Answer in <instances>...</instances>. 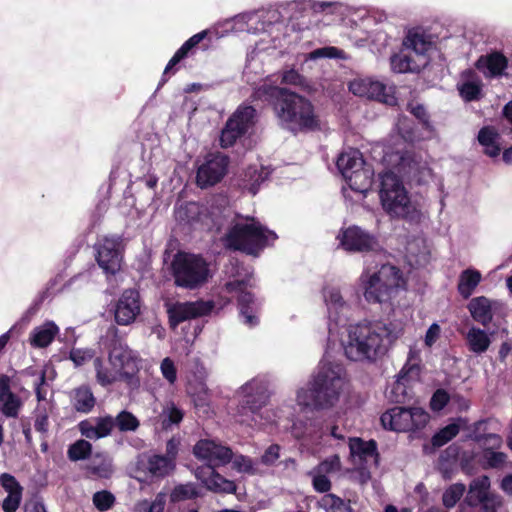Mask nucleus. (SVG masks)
Wrapping results in <instances>:
<instances>
[{"label": "nucleus", "instance_id": "1", "mask_svg": "<svg viewBox=\"0 0 512 512\" xmlns=\"http://www.w3.org/2000/svg\"><path fill=\"white\" fill-rule=\"evenodd\" d=\"M401 331L392 322L374 321L351 325L342 342L344 354L353 362L375 363L386 355Z\"/></svg>", "mask_w": 512, "mask_h": 512}, {"label": "nucleus", "instance_id": "2", "mask_svg": "<svg viewBox=\"0 0 512 512\" xmlns=\"http://www.w3.org/2000/svg\"><path fill=\"white\" fill-rule=\"evenodd\" d=\"M252 97L270 103L281 125L294 133L319 128L312 103L295 92L263 84L254 90Z\"/></svg>", "mask_w": 512, "mask_h": 512}, {"label": "nucleus", "instance_id": "3", "mask_svg": "<svg viewBox=\"0 0 512 512\" xmlns=\"http://www.w3.org/2000/svg\"><path fill=\"white\" fill-rule=\"evenodd\" d=\"M343 367L338 363L322 361L308 391L298 393V401L315 409L333 407L340 398L344 379Z\"/></svg>", "mask_w": 512, "mask_h": 512}, {"label": "nucleus", "instance_id": "4", "mask_svg": "<svg viewBox=\"0 0 512 512\" xmlns=\"http://www.w3.org/2000/svg\"><path fill=\"white\" fill-rule=\"evenodd\" d=\"M380 199L390 216L409 222L420 221L421 212L411 202L401 180L393 172L381 175Z\"/></svg>", "mask_w": 512, "mask_h": 512}, {"label": "nucleus", "instance_id": "5", "mask_svg": "<svg viewBox=\"0 0 512 512\" xmlns=\"http://www.w3.org/2000/svg\"><path fill=\"white\" fill-rule=\"evenodd\" d=\"M276 238L273 231L264 229L252 220L232 225L223 237V242L228 249L257 256L260 250Z\"/></svg>", "mask_w": 512, "mask_h": 512}, {"label": "nucleus", "instance_id": "6", "mask_svg": "<svg viewBox=\"0 0 512 512\" xmlns=\"http://www.w3.org/2000/svg\"><path fill=\"white\" fill-rule=\"evenodd\" d=\"M169 268L175 285L185 289L199 288L211 277L209 263L198 254L178 251Z\"/></svg>", "mask_w": 512, "mask_h": 512}, {"label": "nucleus", "instance_id": "7", "mask_svg": "<svg viewBox=\"0 0 512 512\" xmlns=\"http://www.w3.org/2000/svg\"><path fill=\"white\" fill-rule=\"evenodd\" d=\"M361 280L364 285L365 299L373 303L387 302L402 284L400 270L389 264L382 265L371 275H362Z\"/></svg>", "mask_w": 512, "mask_h": 512}, {"label": "nucleus", "instance_id": "8", "mask_svg": "<svg viewBox=\"0 0 512 512\" xmlns=\"http://www.w3.org/2000/svg\"><path fill=\"white\" fill-rule=\"evenodd\" d=\"M405 52L391 57V67L397 73L419 72L429 63L427 51L431 42L417 32H409L404 40Z\"/></svg>", "mask_w": 512, "mask_h": 512}, {"label": "nucleus", "instance_id": "9", "mask_svg": "<svg viewBox=\"0 0 512 512\" xmlns=\"http://www.w3.org/2000/svg\"><path fill=\"white\" fill-rule=\"evenodd\" d=\"M380 420L385 429L396 432H416L426 427L430 415L420 407L396 406L383 413Z\"/></svg>", "mask_w": 512, "mask_h": 512}, {"label": "nucleus", "instance_id": "10", "mask_svg": "<svg viewBox=\"0 0 512 512\" xmlns=\"http://www.w3.org/2000/svg\"><path fill=\"white\" fill-rule=\"evenodd\" d=\"M256 110L252 106H240L228 119L220 136L223 148L232 146L254 125Z\"/></svg>", "mask_w": 512, "mask_h": 512}, {"label": "nucleus", "instance_id": "11", "mask_svg": "<svg viewBox=\"0 0 512 512\" xmlns=\"http://www.w3.org/2000/svg\"><path fill=\"white\" fill-rule=\"evenodd\" d=\"M243 399L238 405V413L247 415L256 414L260 409L267 405L269 400V391L267 383L260 379H252L241 387Z\"/></svg>", "mask_w": 512, "mask_h": 512}, {"label": "nucleus", "instance_id": "12", "mask_svg": "<svg viewBox=\"0 0 512 512\" xmlns=\"http://www.w3.org/2000/svg\"><path fill=\"white\" fill-rule=\"evenodd\" d=\"M229 165V157L223 153H209L205 162L199 166L196 182L199 187L213 186L226 175Z\"/></svg>", "mask_w": 512, "mask_h": 512}, {"label": "nucleus", "instance_id": "13", "mask_svg": "<svg viewBox=\"0 0 512 512\" xmlns=\"http://www.w3.org/2000/svg\"><path fill=\"white\" fill-rule=\"evenodd\" d=\"M214 304L210 301L176 302L167 304L169 323L175 328L180 323L207 315L212 311Z\"/></svg>", "mask_w": 512, "mask_h": 512}, {"label": "nucleus", "instance_id": "14", "mask_svg": "<svg viewBox=\"0 0 512 512\" xmlns=\"http://www.w3.org/2000/svg\"><path fill=\"white\" fill-rule=\"evenodd\" d=\"M193 453L198 459L207 461V467L212 468L226 465L233 458V452L229 447L210 439L199 440L193 448Z\"/></svg>", "mask_w": 512, "mask_h": 512}, {"label": "nucleus", "instance_id": "15", "mask_svg": "<svg viewBox=\"0 0 512 512\" xmlns=\"http://www.w3.org/2000/svg\"><path fill=\"white\" fill-rule=\"evenodd\" d=\"M340 243L347 251L370 252L380 249L376 237L358 226H351L342 232Z\"/></svg>", "mask_w": 512, "mask_h": 512}, {"label": "nucleus", "instance_id": "16", "mask_svg": "<svg viewBox=\"0 0 512 512\" xmlns=\"http://www.w3.org/2000/svg\"><path fill=\"white\" fill-rule=\"evenodd\" d=\"M140 311L139 292L134 289H127L116 303L114 310L115 321L119 325H130L136 320Z\"/></svg>", "mask_w": 512, "mask_h": 512}, {"label": "nucleus", "instance_id": "17", "mask_svg": "<svg viewBox=\"0 0 512 512\" xmlns=\"http://www.w3.org/2000/svg\"><path fill=\"white\" fill-rule=\"evenodd\" d=\"M349 90L357 96L375 99L379 102L394 105L396 98L387 92L386 86L372 79H356L350 82Z\"/></svg>", "mask_w": 512, "mask_h": 512}, {"label": "nucleus", "instance_id": "18", "mask_svg": "<svg viewBox=\"0 0 512 512\" xmlns=\"http://www.w3.org/2000/svg\"><path fill=\"white\" fill-rule=\"evenodd\" d=\"M96 260L99 266L110 274H115L121 267L122 255L116 239L104 238L97 246Z\"/></svg>", "mask_w": 512, "mask_h": 512}, {"label": "nucleus", "instance_id": "19", "mask_svg": "<svg viewBox=\"0 0 512 512\" xmlns=\"http://www.w3.org/2000/svg\"><path fill=\"white\" fill-rule=\"evenodd\" d=\"M503 304L491 300L485 296L475 297L470 300L468 310L472 318L484 327H488L495 315L501 312Z\"/></svg>", "mask_w": 512, "mask_h": 512}, {"label": "nucleus", "instance_id": "20", "mask_svg": "<svg viewBox=\"0 0 512 512\" xmlns=\"http://www.w3.org/2000/svg\"><path fill=\"white\" fill-rule=\"evenodd\" d=\"M197 479L201 480L206 488L215 493H235L236 484L224 478L212 467H202L196 471Z\"/></svg>", "mask_w": 512, "mask_h": 512}, {"label": "nucleus", "instance_id": "21", "mask_svg": "<svg viewBox=\"0 0 512 512\" xmlns=\"http://www.w3.org/2000/svg\"><path fill=\"white\" fill-rule=\"evenodd\" d=\"M22 406L20 398L10 389V379L6 375L0 376V411L9 418H16Z\"/></svg>", "mask_w": 512, "mask_h": 512}, {"label": "nucleus", "instance_id": "22", "mask_svg": "<svg viewBox=\"0 0 512 512\" xmlns=\"http://www.w3.org/2000/svg\"><path fill=\"white\" fill-rule=\"evenodd\" d=\"M253 285L251 283V276L244 279H234L228 281L224 285V289L227 293H235L238 295L239 308H253L254 307V295L248 291Z\"/></svg>", "mask_w": 512, "mask_h": 512}, {"label": "nucleus", "instance_id": "23", "mask_svg": "<svg viewBox=\"0 0 512 512\" xmlns=\"http://www.w3.org/2000/svg\"><path fill=\"white\" fill-rule=\"evenodd\" d=\"M373 175L372 167L364 161V164L359 169L353 170L351 174H348L345 180L352 190L365 194L372 186Z\"/></svg>", "mask_w": 512, "mask_h": 512}, {"label": "nucleus", "instance_id": "24", "mask_svg": "<svg viewBox=\"0 0 512 512\" xmlns=\"http://www.w3.org/2000/svg\"><path fill=\"white\" fill-rule=\"evenodd\" d=\"M490 479L486 475L477 477L469 484V490L465 498V503L470 507H476L479 503L494 493L489 491Z\"/></svg>", "mask_w": 512, "mask_h": 512}, {"label": "nucleus", "instance_id": "25", "mask_svg": "<svg viewBox=\"0 0 512 512\" xmlns=\"http://www.w3.org/2000/svg\"><path fill=\"white\" fill-rule=\"evenodd\" d=\"M143 471L147 472L151 478H163L167 476L175 467L169 457L163 455H152L146 461L141 462Z\"/></svg>", "mask_w": 512, "mask_h": 512}, {"label": "nucleus", "instance_id": "26", "mask_svg": "<svg viewBox=\"0 0 512 512\" xmlns=\"http://www.w3.org/2000/svg\"><path fill=\"white\" fill-rule=\"evenodd\" d=\"M476 67L489 76H498L507 67V59L503 54L493 52L487 56H481L476 62Z\"/></svg>", "mask_w": 512, "mask_h": 512}, {"label": "nucleus", "instance_id": "27", "mask_svg": "<svg viewBox=\"0 0 512 512\" xmlns=\"http://www.w3.org/2000/svg\"><path fill=\"white\" fill-rule=\"evenodd\" d=\"M468 421L465 418L458 417L452 423L442 428L431 439L433 449L442 447L454 437L457 436L461 428H466Z\"/></svg>", "mask_w": 512, "mask_h": 512}, {"label": "nucleus", "instance_id": "28", "mask_svg": "<svg viewBox=\"0 0 512 512\" xmlns=\"http://www.w3.org/2000/svg\"><path fill=\"white\" fill-rule=\"evenodd\" d=\"M364 164V159L359 150L349 149L348 151L342 152L337 158V168L346 179L348 174H351L353 170L359 169Z\"/></svg>", "mask_w": 512, "mask_h": 512}, {"label": "nucleus", "instance_id": "29", "mask_svg": "<svg viewBox=\"0 0 512 512\" xmlns=\"http://www.w3.org/2000/svg\"><path fill=\"white\" fill-rule=\"evenodd\" d=\"M466 342L471 352L482 354L486 352L491 344L489 335L478 327H471L466 334Z\"/></svg>", "mask_w": 512, "mask_h": 512}, {"label": "nucleus", "instance_id": "30", "mask_svg": "<svg viewBox=\"0 0 512 512\" xmlns=\"http://www.w3.org/2000/svg\"><path fill=\"white\" fill-rule=\"evenodd\" d=\"M86 471L96 478H110L113 473L112 461L106 455L96 454L86 465Z\"/></svg>", "mask_w": 512, "mask_h": 512}, {"label": "nucleus", "instance_id": "31", "mask_svg": "<svg viewBox=\"0 0 512 512\" xmlns=\"http://www.w3.org/2000/svg\"><path fill=\"white\" fill-rule=\"evenodd\" d=\"M58 333V327L53 322H47L36 327L30 338L31 345L39 348L47 347Z\"/></svg>", "mask_w": 512, "mask_h": 512}, {"label": "nucleus", "instance_id": "32", "mask_svg": "<svg viewBox=\"0 0 512 512\" xmlns=\"http://www.w3.org/2000/svg\"><path fill=\"white\" fill-rule=\"evenodd\" d=\"M184 413L173 402L164 405L158 418L163 430H169L173 426H178L183 420Z\"/></svg>", "mask_w": 512, "mask_h": 512}, {"label": "nucleus", "instance_id": "33", "mask_svg": "<svg viewBox=\"0 0 512 512\" xmlns=\"http://www.w3.org/2000/svg\"><path fill=\"white\" fill-rule=\"evenodd\" d=\"M96 403V399L88 386H81L73 391V407L82 413L90 412Z\"/></svg>", "mask_w": 512, "mask_h": 512}, {"label": "nucleus", "instance_id": "34", "mask_svg": "<svg viewBox=\"0 0 512 512\" xmlns=\"http://www.w3.org/2000/svg\"><path fill=\"white\" fill-rule=\"evenodd\" d=\"M349 448L352 456H358L360 459L367 460L368 458L376 457L377 446L373 440L363 441L360 438H351L349 440Z\"/></svg>", "mask_w": 512, "mask_h": 512}, {"label": "nucleus", "instance_id": "35", "mask_svg": "<svg viewBox=\"0 0 512 512\" xmlns=\"http://www.w3.org/2000/svg\"><path fill=\"white\" fill-rule=\"evenodd\" d=\"M481 281V274L477 270L466 269L464 270L460 277L458 283V291L464 297L468 298L474 291V289L478 286Z\"/></svg>", "mask_w": 512, "mask_h": 512}, {"label": "nucleus", "instance_id": "36", "mask_svg": "<svg viewBox=\"0 0 512 512\" xmlns=\"http://www.w3.org/2000/svg\"><path fill=\"white\" fill-rule=\"evenodd\" d=\"M268 172L262 168L259 169L257 166H249L244 173L243 186L252 195H255L258 191L259 185L266 180Z\"/></svg>", "mask_w": 512, "mask_h": 512}, {"label": "nucleus", "instance_id": "37", "mask_svg": "<svg viewBox=\"0 0 512 512\" xmlns=\"http://www.w3.org/2000/svg\"><path fill=\"white\" fill-rule=\"evenodd\" d=\"M407 256L416 264H423L428 259V249L422 238L411 239L406 246Z\"/></svg>", "mask_w": 512, "mask_h": 512}, {"label": "nucleus", "instance_id": "38", "mask_svg": "<svg viewBox=\"0 0 512 512\" xmlns=\"http://www.w3.org/2000/svg\"><path fill=\"white\" fill-rule=\"evenodd\" d=\"M201 496L196 484L186 483L176 485L170 493V501L177 503L185 500L195 499Z\"/></svg>", "mask_w": 512, "mask_h": 512}, {"label": "nucleus", "instance_id": "39", "mask_svg": "<svg viewBox=\"0 0 512 512\" xmlns=\"http://www.w3.org/2000/svg\"><path fill=\"white\" fill-rule=\"evenodd\" d=\"M320 504L327 512H352L349 503L335 494H325L321 498Z\"/></svg>", "mask_w": 512, "mask_h": 512}, {"label": "nucleus", "instance_id": "40", "mask_svg": "<svg viewBox=\"0 0 512 512\" xmlns=\"http://www.w3.org/2000/svg\"><path fill=\"white\" fill-rule=\"evenodd\" d=\"M466 491V486L463 483H455L450 485L442 495V503L447 508H453L456 503L461 499Z\"/></svg>", "mask_w": 512, "mask_h": 512}, {"label": "nucleus", "instance_id": "41", "mask_svg": "<svg viewBox=\"0 0 512 512\" xmlns=\"http://www.w3.org/2000/svg\"><path fill=\"white\" fill-rule=\"evenodd\" d=\"M92 452V445L83 439L77 440L69 446L67 455L71 461H79L88 458Z\"/></svg>", "mask_w": 512, "mask_h": 512}, {"label": "nucleus", "instance_id": "42", "mask_svg": "<svg viewBox=\"0 0 512 512\" xmlns=\"http://www.w3.org/2000/svg\"><path fill=\"white\" fill-rule=\"evenodd\" d=\"M114 424L121 432H128L136 431L140 422L131 412L124 410L114 418Z\"/></svg>", "mask_w": 512, "mask_h": 512}, {"label": "nucleus", "instance_id": "43", "mask_svg": "<svg viewBox=\"0 0 512 512\" xmlns=\"http://www.w3.org/2000/svg\"><path fill=\"white\" fill-rule=\"evenodd\" d=\"M94 367L96 370L97 381L102 386L111 385L114 382L118 381L119 377H118L117 369H115L114 371H111V370L104 368L103 361L101 358H96L94 360Z\"/></svg>", "mask_w": 512, "mask_h": 512}, {"label": "nucleus", "instance_id": "44", "mask_svg": "<svg viewBox=\"0 0 512 512\" xmlns=\"http://www.w3.org/2000/svg\"><path fill=\"white\" fill-rule=\"evenodd\" d=\"M130 360V352L122 347H113L109 353V361L115 369L124 368Z\"/></svg>", "mask_w": 512, "mask_h": 512}, {"label": "nucleus", "instance_id": "45", "mask_svg": "<svg viewBox=\"0 0 512 512\" xmlns=\"http://www.w3.org/2000/svg\"><path fill=\"white\" fill-rule=\"evenodd\" d=\"M407 110L419 120L424 128L431 131L432 126L429 121V115L426 112L425 107L422 104L416 102H410L407 104Z\"/></svg>", "mask_w": 512, "mask_h": 512}, {"label": "nucleus", "instance_id": "46", "mask_svg": "<svg viewBox=\"0 0 512 512\" xmlns=\"http://www.w3.org/2000/svg\"><path fill=\"white\" fill-rule=\"evenodd\" d=\"M459 92L466 101L478 100L481 95V84L473 81L465 82L459 87Z\"/></svg>", "mask_w": 512, "mask_h": 512}, {"label": "nucleus", "instance_id": "47", "mask_svg": "<svg viewBox=\"0 0 512 512\" xmlns=\"http://www.w3.org/2000/svg\"><path fill=\"white\" fill-rule=\"evenodd\" d=\"M115 503L114 495L106 490L96 492L93 495V504L100 511L110 509Z\"/></svg>", "mask_w": 512, "mask_h": 512}, {"label": "nucleus", "instance_id": "48", "mask_svg": "<svg viewBox=\"0 0 512 512\" xmlns=\"http://www.w3.org/2000/svg\"><path fill=\"white\" fill-rule=\"evenodd\" d=\"M483 458L490 468H501L507 460V455L503 452L494 451L491 448L485 449Z\"/></svg>", "mask_w": 512, "mask_h": 512}, {"label": "nucleus", "instance_id": "49", "mask_svg": "<svg viewBox=\"0 0 512 512\" xmlns=\"http://www.w3.org/2000/svg\"><path fill=\"white\" fill-rule=\"evenodd\" d=\"M201 212L202 208L199 204L190 202L182 207L178 211V214L181 219H186L188 222H195L200 220Z\"/></svg>", "mask_w": 512, "mask_h": 512}, {"label": "nucleus", "instance_id": "50", "mask_svg": "<svg viewBox=\"0 0 512 512\" xmlns=\"http://www.w3.org/2000/svg\"><path fill=\"white\" fill-rule=\"evenodd\" d=\"M341 468V461L338 455H333L321 463L314 469L324 475L339 471Z\"/></svg>", "mask_w": 512, "mask_h": 512}, {"label": "nucleus", "instance_id": "51", "mask_svg": "<svg viewBox=\"0 0 512 512\" xmlns=\"http://www.w3.org/2000/svg\"><path fill=\"white\" fill-rule=\"evenodd\" d=\"M0 484L8 495H11L12 493H22V487L19 482L9 473H3L0 475Z\"/></svg>", "mask_w": 512, "mask_h": 512}, {"label": "nucleus", "instance_id": "52", "mask_svg": "<svg viewBox=\"0 0 512 512\" xmlns=\"http://www.w3.org/2000/svg\"><path fill=\"white\" fill-rule=\"evenodd\" d=\"M309 474L313 476L312 484L317 492L326 493L331 489V482L326 475L315 470Z\"/></svg>", "mask_w": 512, "mask_h": 512}, {"label": "nucleus", "instance_id": "53", "mask_svg": "<svg viewBox=\"0 0 512 512\" xmlns=\"http://www.w3.org/2000/svg\"><path fill=\"white\" fill-rule=\"evenodd\" d=\"M480 512H498L503 505V499L498 494H493L479 503Z\"/></svg>", "mask_w": 512, "mask_h": 512}, {"label": "nucleus", "instance_id": "54", "mask_svg": "<svg viewBox=\"0 0 512 512\" xmlns=\"http://www.w3.org/2000/svg\"><path fill=\"white\" fill-rule=\"evenodd\" d=\"M233 467L239 472H244L252 475L256 473V469L253 466L252 459L247 456H236L233 460Z\"/></svg>", "mask_w": 512, "mask_h": 512}, {"label": "nucleus", "instance_id": "55", "mask_svg": "<svg viewBox=\"0 0 512 512\" xmlns=\"http://www.w3.org/2000/svg\"><path fill=\"white\" fill-rule=\"evenodd\" d=\"M160 369L163 377L170 384L175 383L177 379V370L172 359H170L169 357L164 358L161 362Z\"/></svg>", "mask_w": 512, "mask_h": 512}, {"label": "nucleus", "instance_id": "56", "mask_svg": "<svg viewBox=\"0 0 512 512\" xmlns=\"http://www.w3.org/2000/svg\"><path fill=\"white\" fill-rule=\"evenodd\" d=\"M95 426L96 431L99 434V438L106 437L111 433L113 427L115 426L114 418L111 416L97 418Z\"/></svg>", "mask_w": 512, "mask_h": 512}, {"label": "nucleus", "instance_id": "57", "mask_svg": "<svg viewBox=\"0 0 512 512\" xmlns=\"http://www.w3.org/2000/svg\"><path fill=\"white\" fill-rule=\"evenodd\" d=\"M188 365L189 370L193 372L195 379L199 382L200 391L206 392V387L203 383L206 374L204 366L199 362L197 358L190 360Z\"/></svg>", "mask_w": 512, "mask_h": 512}, {"label": "nucleus", "instance_id": "58", "mask_svg": "<svg viewBox=\"0 0 512 512\" xmlns=\"http://www.w3.org/2000/svg\"><path fill=\"white\" fill-rule=\"evenodd\" d=\"M93 356V351L89 349H72L70 352V359L76 366L83 365L87 361L91 360Z\"/></svg>", "mask_w": 512, "mask_h": 512}, {"label": "nucleus", "instance_id": "59", "mask_svg": "<svg viewBox=\"0 0 512 512\" xmlns=\"http://www.w3.org/2000/svg\"><path fill=\"white\" fill-rule=\"evenodd\" d=\"M281 447L278 444L270 445L261 456V463L267 466L273 465L280 457Z\"/></svg>", "mask_w": 512, "mask_h": 512}, {"label": "nucleus", "instance_id": "60", "mask_svg": "<svg viewBox=\"0 0 512 512\" xmlns=\"http://www.w3.org/2000/svg\"><path fill=\"white\" fill-rule=\"evenodd\" d=\"M282 83L304 87L306 86V79L297 71L291 69L283 73Z\"/></svg>", "mask_w": 512, "mask_h": 512}, {"label": "nucleus", "instance_id": "61", "mask_svg": "<svg viewBox=\"0 0 512 512\" xmlns=\"http://www.w3.org/2000/svg\"><path fill=\"white\" fill-rule=\"evenodd\" d=\"M449 401V394L443 390L438 389L431 398V408L433 410H441L443 409Z\"/></svg>", "mask_w": 512, "mask_h": 512}, {"label": "nucleus", "instance_id": "62", "mask_svg": "<svg viewBox=\"0 0 512 512\" xmlns=\"http://www.w3.org/2000/svg\"><path fill=\"white\" fill-rule=\"evenodd\" d=\"M398 131L401 137L406 142H415L419 140V138L416 136L414 129L409 125L408 120L403 119L398 124Z\"/></svg>", "mask_w": 512, "mask_h": 512}, {"label": "nucleus", "instance_id": "63", "mask_svg": "<svg viewBox=\"0 0 512 512\" xmlns=\"http://www.w3.org/2000/svg\"><path fill=\"white\" fill-rule=\"evenodd\" d=\"M391 400L396 403H405L409 398L406 387L402 382H396L391 390Z\"/></svg>", "mask_w": 512, "mask_h": 512}, {"label": "nucleus", "instance_id": "64", "mask_svg": "<svg viewBox=\"0 0 512 512\" xmlns=\"http://www.w3.org/2000/svg\"><path fill=\"white\" fill-rule=\"evenodd\" d=\"M22 493H12L8 495L2 503V508L4 512H15L21 502Z\"/></svg>", "mask_w": 512, "mask_h": 512}]
</instances>
